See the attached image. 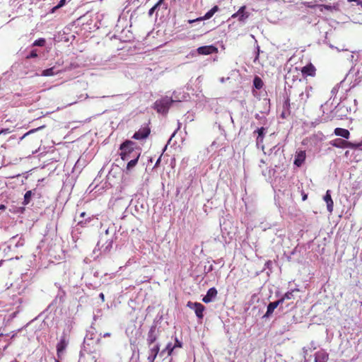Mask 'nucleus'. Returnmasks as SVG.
I'll list each match as a JSON object with an SVG mask.
<instances>
[{"mask_svg": "<svg viewBox=\"0 0 362 362\" xmlns=\"http://www.w3.org/2000/svg\"><path fill=\"white\" fill-rule=\"evenodd\" d=\"M113 241L112 238L105 237V235H100V240L98 242V245L103 249H112Z\"/></svg>", "mask_w": 362, "mask_h": 362, "instance_id": "423d86ee", "label": "nucleus"}, {"mask_svg": "<svg viewBox=\"0 0 362 362\" xmlns=\"http://www.w3.org/2000/svg\"><path fill=\"white\" fill-rule=\"evenodd\" d=\"M35 56H37L36 54H32V57H35Z\"/></svg>", "mask_w": 362, "mask_h": 362, "instance_id": "bf43d9fd", "label": "nucleus"}, {"mask_svg": "<svg viewBox=\"0 0 362 362\" xmlns=\"http://www.w3.org/2000/svg\"><path fill=\"white\" fill-rule=\"evenodd\" d=\"M185 98L186 96L184 95L182 97H178L176 95V92H174L172 98H168L166 96L156 100L154 103V108L159 113L166 114L170 105L175 103L181 102L185 100Z\"/></svg>", "mask_w": 362, "mask_h": 362, "instance_id": "f257e3e1", "label": "nucleus"}, {"mask_svg": "<svg viewBox=\"0 0 362 362\" xmlns=\"http://www.w3.org/2000/svg\"><path fill=\"white\" fill-rule=\"evenodd\" d=\"M306 158V153L305 151H299L296 152L294 160V165L298 167L302 165Z\"/></svg>", "mask_w": 362, "mask_h": 362, "instance_id": "9b49d317", "label": "nucleus"}, {"mask_svg": "<svg viewBox=\"0 0 362 362\" xmlns=\"http://www.w3.org/2000/svg\"><path fill=\"white\" fill-rule=\"evenodd\" d=\"M329 354L324 350H320L315 354V362H327Z\"/></svg>", "mask_w": 362, "mask_h": 362, "instance_id": "f8f14e48", "label": "nucleus"}, {"mask_svg": "<svg viewBox=\"0 0 362 362\" xmlns=\"http://www.w3.org/2000/svg\"><path fill=\"white\" fill-rule=\"evenodd\" d=\"M315 68L312 64H308L302 68L301 72L302 74L305 76H314L315 74Z\"/></svg>", "mask_w": 362, "mask_h": 362, "instance_id": "ddd939ff", "label": "nucleus"}, {"mask_svg": "<svg viewBox=\"0 0 362 362\" xmlns=\"http://www.w3.org/2000/svg\"><path fill=\"white\" fill-rule=\"evenodd\" d=\"M312 90V87L306 86L304 91L299 94L300 103L305 104L310 97V93Z\"/></svg>", "mask_w": 362, "mask_h": 362, "instance_id": "2eb2a0df", "label": "nucleus"}, {"mask_svg": "<svg viewBox=\"0 0 362 362\" xmlns=\"http://www.w3.org/2000/svg\"><path fill=\"white\" fill-rule=\"evenodd\" d=\"M120 156L123 160H128L137 155L140 156L141 151L139 148L136 147L135 144L131 141H126L120 146Z\"/></svg>", "mask_w": 362, "mask_h": 362, "instance_id": "f03ea898", "label": "nucleus"}, {"mask_svg": "<svg viewBox=\"0 0 362 362\" xmlns=\"http://www.w3.org/2000/svg\"><path fill=\"white\" fill-rule=\"evenodd\" d=\"M44 127H45V126H41V127H37V128H35V129H31V130L28 131V132H26L25 134H24L21 137L20 140L21 141V140L24 139H25L28 135L31 134H33V133H35V132H36L37 131H38V130H40V129H43Z\"/></svg>", "mask_w": 362, "mask_h": 362, "instance_id": "bb28decb", "label": "nucleus"}, {"mask_svg": "<svg viewBox=\"0 0 362 362\" xmlns=\"http://www.w3.org/2000/svg\"><path fill=\"white\" fill-rule=\"evenodd\" d=\"M176 132H177V130H175V131L173 133V134L171 135L170 138L169 139V140H168V144H169V143L170 142V141L172 140L173 137L175 135Z\"/></svg>", "mask_w": 362, "mask_h": 362, "instance_id": "a18cd8bd", "label": "nucleus"}, {"mask_svg": "<svg viewBox=\"0 0 362 362\" xmlns=\"http://www.w3.org/2000/svg\"><path fill=\"white\" fill-rule=\"evenodd\" d=\"M174 349V347L172 346V344L170 343L168 344L166 346V350H168V355H170Z\"/></svg>", "mask_w": 362, "mask_h": 362, "instance_id": "c9c22d12", "label": "nucleus"}, {"mask_svg": "<svg viewBox=\"0 0 362 362\" xmlns=\"http://www.w3.org/2000/svg\"><path fill=\"white\" fill-rule=\"evenodd\" d=\"M305 4L306 5V6L309 8H314L315 6V5L313 4L312 2H307Z\"/></svg>", "mask_w": 362, "mask_h": 362, "instance_id": "a19ab883", "label": "nucleus"}, {"mask_svg": "<svg viewBox=\"0 0 362 362\" xmlns=\"http://www.w3.org/2000/svg\"><path fill=\"white\" fill-rule=\"evenodd\" d=\"M160 160V158H159L158 159V160L156 161V165H157L159 163Z\"/></svg>", "mask_w": 362, "mask_h": 362, "instance_id": "4d7b16f0", "label": "nucleus"}, {"mask_svg": "<svg viewBox=\"0 0 362 362\" xmlns=\"http://www.w3.org/2000/svg\"><path fill=\"white\" fill-rule=\"evenodd\" d=\"M349 1H354L356 2L358 5H362V1L361 0H349Z\"/></svg>", "mask_w": 362, "mask_h": 362, "instance_id": "79ce46f5", "label": "nucleus"}, {"mask_svg": "<svg viewBox=\"0 0 362 362\" xmlns=\"http://www.w3.org/2000/svg\"><path fill=\"white\" fill-rule=\"evenodd\" d=\"M159 335V330L157 328L156 322H153L151 325L147 337V343L149 346H151L153 344H154L158 339Z\"/></svg>", "mask_w": 362, "mask_h": 362, "instance_id": "20e7f679", "label": "nucleus"}, {"mask_svg": "<svg viewBox=\"0 0 362 362\" xmlns=\"http://www.w3.org/2000/svg\"><path fill=\"white\" fill-rule=\"evenodd\" d=\"M87 221H86L85 222L83 221H78V224L81 225V226H84L85 224L86 223Z\"/></svg>", "mask_w": 362, "mask_h": 362, "instance_id": "09e8293b", "label": "nucleus"}, {"mask_svg": "<svg viewBox=\"0 0 362 362\" xmlns=\"http://www.w3.org/2000/svg\"><path fill=\"white\" fill-rule=\"evenodd\" d=\"M11 362H18V361L13 360V361H11Z\"/></svg>", "mask_w": 362, "mask_h": 362, "instance_id": "680f3d73", "label": "nucleus"}, {"mask_svg": "<svg viewBox=\"0 0 362 362\" xmlns=\"http://www.w3.org/2000/svg\"><path fill=\"white\" fill-rule=\"evenodd\" d=\"M283 302L284 299H279L278 300L269 303L267 305V312L263 315V318H269L273 313L274 310Z\"/></svg>", "mask_w": 362, "mask_h": 362, "instance_id": "0eeeda50", "label": "nucleus"}, {"mask_svg": "<svg viewBox=\"0 0 362 362\" xmlns=\"http://www.w3.org/2000/svg\"><path fill=\"white\" fill-rule=\"evenodd\" d=\"M358 146H362V140L361 142L358 144Z\"/></svg>", "mask_w": 362, "mask_h": 362, "instance_id": "052dcab7", "label": "nucleus"}, {"mask_svg": "<svg viewBox=\"0 0 362 362\" xmlns=\"http://www.w3.org/2000/svg\"><path fill=\"white\" fill-rule=\"evenodd\" d=\"M245 9V6L240 7L236 13H235L234 14L232 15V18L239 17V15H240V13H243V11Z\"/></svg>", "mask_w": 362, "mask_h": 362, "instance_id": "2f4dec72", "label": "nucleus"}, {"mask_svg": "<svg viewBox=\"0 0 362 362\" xmlns=\"http://www.w3.org/2000/svg\"><path fill=\"white\" fill-rule=\"evenodd\" d=\"M86 215V213L85 212H82L81 214H80V216L81 217H84Z\"/></svg>", "mask_w": 362, "mask_h": 362, "instance_id": "864d4df0", "label": "nucleus"}, {"mask_svg": "<svg viewBox=\"0 0 362 362\" xmlns=\"http://www.w3.org/2000/svg\"><path fill=\"white\" fill-rule=\"evenodd\" d=\"M257 117H259V115L258 114L256 115V118H257Z\"/></svg>", "mask_w": 362, "mask_h": 362, "instance_id": "e2e57ef3", "label": "nucleus"}, {"mask_svg": "<svg viewBox=\"0 0 362 362\" xmlns=\"http://www.w3.org/2000/svg\"><path fill=\"white\" fill-rule=\"evenodd\" d=\"M59 251L62 253V255L63 256H64V250H59Z\"/></svg>", "mask_w": 362, "mask_h": 362, "instance_id": "5fc2aeb1", "label": "nucleus"}, {"mask_svg": "<svg viewBox=\"0 0 362 362\" xmlns=\"http://www.w3.org/2000/svg\"><path fill=\"white\" fill-rule=\"evenodd\" d=\"M230 121L232 122V123H233V119L232 116H230Z\"/></svg>", "mask_w": 362, "mask_h": 362, "instance_id": "13d9d810", "label": "nucleus"}, {"mask_svg": "<svg viewBox=\"0 0 362 362\" xmlns=\"http://www.w3.org/2000/svg\"><path fill=\"white\" fill-rule=\"evenodd\" d=\"M155 250H148V257L149 258V262L152 263L156 262Z\"/></svg>", "mask_w": 362, "mask_h": 362, "instance_id": "cd10ccee", "label": "nucleus"}, {"mask_svg": "<svg viewBox=\"0 0 362 362\" xmlns=\"http://www.w3.org/2000/svg\"><path fill=\"white\" fill-rule=\"evenodd\" d=\"M65 3H66V0H60L59 4L52 8V13H54L57 9L62 7L65 4Z\"/></svg>", "mask_w": 362, "mask_h": 362, "instance_id": "c756f323", "label": "nucleus"}, {"mask_svg": "<svg viewBox=\"0 0 362 362\" xmlns=\"http://www.w3.org/2000/svg\"><path fill=\"white\" fill-rule=\"evenodd\" d=\"M149 362H154V361H149Z\"/></svg>", "mask_w": 362, "mask_h": 362, "instance_id": "774afa93", "label": "nucleus"}, {"mask_svg": "<svg viewBox=\"0 0 362 362\" xmlns=\"http://www.w3.org/2000/svg\"><path fill=\"white\" fill-rule=\"evenodd\" d=\"M5 209H6L5 205H4V204L0 205V210H4Z\"/></svg>", "mask_w": 362, "mask_h": 362, "instance_id": "3c124183", "label": "nucleus"}, {"mask_svg": "<svg viewBox=\"0 0 362 362\" xmlns=\"http://www.w3.org/2000/svg\"><path fill=\"white\" fill-rule=\"evenodd\" d=\"M187 306L192 310H194L196 314V316L199 320L203 319L204 317V311L205 310V307L200 303L197 302H192L188 301Z\"/></svg>", "mask_w": 362, "mask_h": 362, "instance_id": "7ed1b4c3", "label": "nucleus"}, {"mask_svg": "<svg viewBox=\"0 0 362 362\" xmlns=\"http://www.w3.org/2000/svg\"><path fill=\"white\" fill-rule=\"evenodd\" d=\"M55 286L59 288V293H58L57 297H59L60 299H62V298L65 295V293L64 291L61 290L60 286L58 285V284L55 283Z\"/></svg>", "mask_w": 362, "mask_h": 362, "instance_id": "f704fd0d", "label": "nucleus"}, {"mask_svg": "<svg viewBox=\"0 0 362 362\" xmlns=\"http://www.w3.org/2000/svg\"><path fill=\"white\" fill-rule=\"evenodd\" d=\"M139 158V156H138L137 155H134V156H133V158H132L131 159H129L128 160L129 162L127 165V169L128 170H130L131 169H132L136 165Z\"/></svg>", "mask_w": 362, "mask_h": 362, "instance_id": "412c9836", "label": "nucleus"}, {"mask_svg": "<svg viewBox=\"0 0 362 362\" xmlns=\"http://www.w3.org/2000/svg\"><path fill=\"white\" fill-rule=\"evenodd\" d=\"M69 344V339L65 332H63L59 341L57 344V354L61 358Z\"/></svg>", "mask_w": 362, "mask_h": 362, "instance_id": "39448f33", "label": "nucleus"}, {"mask_svg": "<svg viewBox=\"0 0 362 362\" xmlns=\"http://www.w3.org/2000/svg\"><path fill=\"white\" fill-rule=\"evenodd\" d=\"M150 134V130L147 128H144L142 129L139 130L137 132H136L133 138L135 139H146L148 134Z\"/></svg>", "mask_w": 362, "mask_h": 362, "instance_id": "dca6fc26", "label": "nucleus"}, {"mask_svg": "<svg viewBox=\"0 0 362 362\" xmlns=\"http://www.w3.org/2000/svg\"><path fill=\"white\" fill-rule=\"evenodd\" d=\"M220 81H221V83L225 82V78H221L220 79Z\"/></svg>", "mask_w": 362, "mask_h": 362, "instance_id": "6e6d98bb", "label": "nucleus"}, {"mask_svg": "<svg viewBox=\"0 0 362 362\" xmlns=\"http://www.w3.org/2000/svg\"><path fill=\"white\" fill-rule=\"evenodd\" d=\"M331 144L337 148H345L347 146V142L341 139H337L331 142Z\"/></svg>", "mask_w": 362, "mask_h": 362, "instance_id": "aec40b11", "label": "nucleus"}, {"mask_svg": "<svg viewBox=\"0 0 362 362\" xmlns=\"http://www.w3.org/2000/svg\"><path fill=\"white\" fill-rule=\"evenodd\" d=\"M14 243L16 247H23L24 240H22L21 237L14 236L10 240L8 248L11 247Z\"/></svg>", "mask_w": 362, "mask_h": 362, "instance_id": "a211bd4d", "label": "nucleus"}, {"mask_svg": "<svg viewBox=\"0 0 362 362\" xmlns=\"http://www.w3.org/2000/svg\"><path fill=\"white\" fill-rule=\"evenodd\" d=\"M324 200L327 204V209L329 212H332L333 211V201L331 197L330 190H327L326 194L324 197Z\"/></svg>", "mask_w": 362, "mask_h": 362, "instance_id": "f3484780", "label": "nucleus"}, {"mask_svg": "<svg viewBox=\"0 0 362 362\" xmlns=\"http://www.w3.org/2000/svg\"><path fill=\"white\" fill-rule=\"evenodd\" d=\"M257 52L256 57H255V59H254V62H255L258 59V58H259V46H257Z\"/></svg>", "mask_w": 362, "mask_h": 362, "instance_id": "ea45409f", "label": "nucleus"}, {"mask_svg": "<svg viewBox=\"0 0 362 362\" xmlns=\"http://www.w3.org/2000/svg\"><path fill=\"white\" fill-rule=\"evenodd\" d=\"M293 291H292L291 292H287L286 293L284 294V296L281 299H284V300L285 299H291L293 297Z\"/></svg>", "mask_w": 362, "mask_h": 362, "instance_id": "473e14b6", "label": "nucleus"}, {"mask_svg": "<svg viewBox=\"0 0 362 362\" xmlns=\"http://www.w3.org/2000/svg\"><path fill=\"white\" fill-rule=\"evenodd\" d=\"M334 134L344 139H349L350 136V133L347 129L339 127L334 129Z\"/></svg>", "mask_w": 362, "mask_h": 362, "instance_id": "6ab92c4d", "label": "nucleus"}, {"mask_svg": "<svg viewBox=\"0 0 362 362\" xmlns=\"http://www.w3.org/2000/svg\"><path fill=\"white\" fill-rule=\"evenodd\" d=\"M163 0H159L156 4V5L158 7L162 3H163Z\"/></svg>", "mask_w": 362, "mask_h": 362, "instance_id": "8fccbe9b", "label": "nucleus"}, {"mask_svg": "<svg viewBox=\"0 0 362 362\" xmlns=\"http://www.w3.org/2000/svg\"><path fill=\"white\" fill-rule=\"evenodd\" d=\"M91 359L93 362H101L100 361H98L95 356H93L91 357Z\"/></svg>", "mask_w": 362, "mask_h": 362, "instance_id": "37998d69", "label": "nucleus"}, {"mask_svg": "<svg viewBox=\"0 0 362 362\" xmlns=\"http://www.w3.org/2000/svg\"><path fill=\"white\" fill-rule=\"evenodd\" d=\"M218 9L219 8L217 6H214L208 12H206L203 17H200V18H198L194 19V20H189V23H192L194 22H196L198 21L210 19L214 15V13L218 11Z\"/></svg>", "mask_w": 362, "mask_h": 362, "instance_id": "9d476101", "label": "nucleus"}, {"mask_svg": "<svg viewBox=\"0 0 362 362\" xmlns=\"http://www.w3.org/2000/svg\"><path fill=\"white\" fill-rule=\"evenodd\" d=\"M253 85L255 88L260 89L263 86V81L259 77L256 76L253 80Z\"/></svg>", "mask_w": 362, "mask_h": 362, "instance_id": "b1692460", "label": "nucleus"}, {"mask_svg": "<svg viewBox=\"0 0 362 362\" xmlns=\"http://www.w3.org/2000/svg\"><path fill=\"white\" fill-rule=\"evenodd\" d=\"M197 53L202 55H208L218 52L217 47L214 45H206L199 47L197 49Z\"/></svg>", "mask_w": 362, "mask_h": 362, "instance_id": "6e6552de", "label": "nucleus"}, {"mask_svg": "<svg viewBox=\"0 0 362 362\" xmlns=\"http://www.w3.org/2000/svg\"><path fill=\"white\" fill-rule=\"evenodd\" d=\"M249 15L247 13L245 12V10L243 11V13H240L239 15L238 19L240 21H244L245 19L248 18Z\"/></svg>", "mask_w": 362, "mask_h": 362, "instance_id": "7c9ffc66", "label": "nucleus"}, {"mask_svg": "<svg viewBox=\"0 0 362 362\" xmlns=\"http://www.w3.org/2000/svg\"><path fill=\"white\" fill-rule=\"evenodd\" d=\"M307 197H308L307 194H304V195L303 196V201L306 200V199H307Z\"/></svg>", "mask_w": 362, "mask_h": 362, "instance_id": "603ef678", "label": "nucleus"}, {"mask_svg": "<svg viewBox=\"0 0 362 362\" xmlns=\"http://www.w3.org/2000/svg\"><path fill=\"white\" fill-rule=\"evenodd\" d=\"M108 233H109V229H105V234H102L101 235H105V237H108Z\"/></svg>", "mask_w": 362, "mask_h": 362, "instance_id": "de8ad7c7", "label": "nucleus"}, {"mask_svg": "<svg viewBox=\"0 0 362 362\" xmlns=\"http://www.w3.org/2000/svg\"><path fill=\"white\" fill-rule=\"evenodd\" d=\"M17 334V332L16 331H13L10 333H7V334H4L3 332H0V337H3V336H6V337H10L11 339H13Z\"/></svg>", "mask_w": 362, "mask_h": 362, "instance_id": "c85d7f7f", "label": "nucleus"}, {"mask_svg": "<svg viewBox=\"0 0 362 362\" xmlns=\"http://www.w3.org/2000/svg\"><path fill=\"white\" fill-rule=\"evenodd\" d=\"M217 290L215 287L210 288L206 294L203 297L202 300L205 303H209L214 300L217 296Z\"/></svg>", "mask_w": 362, "mask_h": 362, "instance_id": "1a4fd4ad", "label": "nucleus"}, {"mask_svg": "<svg viewBox=\"0 0 362 362\" xmlns=\"http://www.w3.org/2000/svg\"><path fill=\"white\" fill-rule=\"evenodd\" d=\"M160 351V345L158 344H154L153 347L150 348L149 355L148 356V361H154Z\"/></svg>", "mask_w": 362, "mask_h": 362, "instance_id": "4468645a", "label": "nucleus"}, {"mask_svg": "<svg viewBox=\"0 0 362 362\" xmlns=\"http://www.w3.org/2000/svg\"><path fill=\"white\" fill-rule=\"evenodd\" d=\"M320 6L323 7L324 8H325L327 10H331L332 9V6H331L325 5V6Z\"/></svg>", "mask_w": 362, "mask_h": 362, "instance_id": "c03bdc74", "label": "nucleus"}, {"mask_svg": "<svg viewBox=\"0 0 362 362\" xmlns=\"http://www.w3.org/2000/svg\"><path fill=\"white\" fill-rule=\"evenodd\" d=\"M45 40L44 39H39L35 40L34 42V45L36 46H43L45 45Z\"/></svg>", "mask_w": 362, "mask_h": 362, "instance_id": "72a5a7b5", "label": "nucleus"}, {"mask_svg": "<svg viewBox=\"0 0 362 362\" xmlns=\"http://www.w3.org/2000/svg\"><path fill=\"white\" fill-rule=\"evenodd\" d=\"M158 6L155 4L149 11H148V15L152 16L154 11L156 10Z\"/></svg>", "mask_w": 362, "mask_h": 362, "instance_id": "4c0bfd02", "label": "nucleus"}, {"mask_svg": "<svg viewBox=\"0 0 362 362\" xmlns=\"http://www.w3.org/2000/svg\"><path fill=\"white\" fill-rule=\"evenodd\" d=\"M182 346V343L180 341H179V340L176 338V339H175V344H174V346H173L174 349H175V347H180V348H181Z\"/></svg>", "mask_w": 362, "mask_h": 362, "instance_id": "e433bc0d", "label": "nucleus"}, {"mask_svg": "<svg viewBox=\"0 0 362 362\" xmlns=\"http://www.w3.org/2000/svg\"><path fill=\"white\" fill-rule=\"evenodd\" d=\"M55 362H59V360H55Z\"/></svg>", "mask_w": 362, "mask_h": 362, "instance_id": "69168bd1", "label": "nucleus"}, {"mask_svg": "<svg viewBox=\"0 0 362 362\" xmlns=\"http://www.w3.org/2000/svg\"><path fill=\"white\" fill-rule=\"evenodd\" d=\"M99 297H100V298L103 301H104V300H105V296H104V294H103V293H100L99 294Z\"/></svg>", "mask_w": 362, "mask_h": 362, "instance_id": "49530a36", "label": "nucleus"}, {"mask_svg": "<svg viewBox=\"0 0 362 362\" xmlns=\"http://www.w3.org/2000/svg\"><path fill=\"white\" fill-rule=\"evenodd\" d=\"M59 72L54 71V67L47 69L42 71L41 75L43 76H51L57 74Z\"/></svg>", "mask_w": 362, "mask_h": 362, "instance_id": "5701e85b", "label": "nucleus"}, {"mask_svg": "<svg viewBox=\"0 0 362 362\" xmlns=\"http://www.w3.org/2000/svg\"><path fill=\"white\" fill-rule=\"evenodd\" d=\"M264 132H265V129L264 127H261L257 129V133H258V136L257 138V144L263 141Z\"/></svg>", "mask_w": 362, "mask_h": 362, "instance_id": "393cba45", "label": "nucleus"}, {"mask_svg": "<svg viewBox=\"0 0 362 362\" xmlns=\"http://www.w3.org/2000/svg\"><path fill=\"white\" fill-rule=\"evenodd\" d=\"M299 252L300 250H284V256H285L288 261H292L293 255H296L297 252Z\"/></svg>", "mask_w": 362, "mask_h": 362, "instance_id": "4be33fe9", "label": "nucleus"}, {"mask_svg": "<svg viewBox=\"0 0 362 362\" xmlns=\"http://www.w3.org/2000/svg\"><path fill=\"white\" fill-rule=\"evenodd\" d=\"M8 133H10V131H9V129H1V130L0 131V135H1V134H8Z\"/></svg>", "mask_w": 362, "mask_h": 362, "instance_id": "58836bf2", "label": "nucleus"}, {"mask_svg": "<svg viewBox=\"0 0 362 362\" xmlns=\"http://www.w3.org/2000/svg\"><path fill=\"white\" fill-rule=\"evenodd\" d=\"M33 195V192L32 191L29 190V191H27L24 195V201H23V204L24 205H27L29 204L30 201V199H31V197Z\"/></svg>", "mask_w": 362, "mask_h": 362, "instance_id": "a878e982", "label": "nucleus"}, {"mask_svg": "<svg viewBox=\"0 0 362 362\" xmlns=\"http://www.w3.org/2000/svg\"><path fill=\"white\" fill-rule=\"evenodd\" d=\"M2 261H3V260H1V261H0V264H1V262H2Z\"/></svg>", "mask_w": 362, "mask_h": 362, "instance_id": "338daca9", "label": "nucleus"}, {"mask_svg": "<svg viewBox=\"0 0 362 362\" xmlns=\"http://www.w3.org/2000/svg\"><path fill=\"white\" fill-rule=\"evenodd\" d=\"M109 335H110V334H108V333L105 334V336H109Z\"/></svg>", "mask_w": 362, "mask_h": 362, "instance_id": "0e129e2a", "label": "nucleus"}]
</instances>
